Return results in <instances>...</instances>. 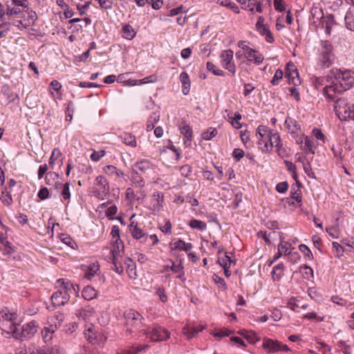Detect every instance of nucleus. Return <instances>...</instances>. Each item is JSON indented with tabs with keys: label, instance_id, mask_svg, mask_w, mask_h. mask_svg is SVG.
I'll return each mask as SVG.
<instances>
[{
	"label": "nucleus",
	"instance_id": "nucleus-15",
	"mask_svg": "<svg viewBox=\"0 0 354 354\" xmlns=\"http://www.w3.org/2000/svg\"><path fill=\"white\" fill-rule=\"evenodd\" d=\"M57 324H50L41 330V337L46 345L50 344L54 333L57 330Z\"/></svg>",
	"mask_w": 354,
	"mask_h": 354
},
{
	"label": "nucleus",
	"instance_id": "nucleus-16",
	"mask_svg": "<svg viewBox=\"0 0 354 354\" xmlns=\"http://www.w3.org/2000/svg\"><path fill=\"white\" fill-rule=\"evenodd\" d=\"M268 139L269 142L270 149L267 143H266L264 146V148H266V151H271L272 148L274 147L275 148H279V145L281 144V140L279 133L274 132L272 130H270V131H269Z\"/></svg>",
	"mask_w": 354,
	"mask_h": 354
},
{
	"label": "nucleus",
	"instance_id": "nucleus-21",
	"mask_svg": "<svg viewBox=\"0 0 354 354\" xmlns=\"http://www.w3.org/2000/svg\"><path fill=\"white\" fill-rule=\"evenodd\" d=\"M113 243L112 248L111 250L112 257H114V259L117 258L118 256H121L124 254V246L122 240H112Z\"/></svg>",
	"mask_w": 354,
	"mask_h": 354
},
{
	"label": "nucleus",
	"instance_id": "nucleus-3",
	"mask_svg": "<svg viewBox=\"0 0 354 354\" xmlns=\"http://www.w3.org/2000/svg\"><path fill=\"white\" fill-rule=\"evenodd\" d=\"M123 317L127 333H133L138 330L140 332V327L143 326L144 318L139 312L133 309L126 310L123 313Z\"/></svg>",
	"mask_w": 354,
	"mask_h": 354
},
{
	"label": "nucleus",
	"instance_id": "nucleus-8",
	"mask_svg": "<svg viewBox=\"0 0 354 354\" xmlns=\"http://www.w3.org/2000/svg\"><path fill=\"white\" fill-rule=\"evenodd\" d=\"M220 57L222 66L234 75L236 71L233 61L234 52L230 49L223 50Z\"/></svg>",
	"mask_w": 354,
	"mask_h": 354
},
{
	"label": "nucleus",
	"instance_id": "nucleus-12",
	"mask_svg": "<svg viewBox=\"0 0 354 354\" xmlns=\"http://www.w3.org/2000/svg\"><path fill=\"white\" fill-rule=\"evenodd\" d=\"M284 125L286 129H287V131L289 133L292 134L293 137L297 136L298 133L301 131V126L298 123V122L295 119L290 116L286 117Z\"/></svg>",
	"mask_w": 354,
	"mask_h": 354
},
{
	"label": "nucleus",
	"instance_id": "nucleus-58",
	"mask_svg": "<svg viewBox=\"0 0 354 354\" xmlns=\"http://www.w3.org/2000/svg\"><path fill=\"white\" fill-rule=\"evenodd\" d=\"M276 152L280 157L285 158L288 156L290 149L283 147V144L281 143V145H279V148H276Z\"/></svg>",
	"mask_w": 354,
	"mask_h": 354
},
{
	"label": "nucleus",
	"instance_id": "nucleus-19",
	"mask_svg": "<svg viewBox=\"0 0 354 354\" xmlns=\"http://www.w3.org/2000/svg\"><path fill=\"white\" fill-rule=\"evenodd\" d=\"M66 292V286H64V292L60 290H57L51 296L52 304L55 307H60L65 304L66 298L64 295Z\"/></svg>",
	"mask_w": 354,
	"mask_h": 354
},
{
	"label": "nucleus",
	"instance_id": "nucleus-63",
	"mask_svg": "<svg viewBox=\"0 0 354 354\" xmlns=\"http://www.w3.org/2000/svg\"><path fill=\"white\" fill-rule=\"evenodd\" d=\"M105 153H106V152L104 150H100L98 151H94L91 154L90 158L93 161L97 162V161L100 160V158L105 155Z\"/></svg>",
	"mask_w": 354,
	"mask_h": 354
},
{
	"label": "nucleus",
	"instance_id": "nucleus-29",
	"mask_svg": "<svg viewBox=\"0 0 354 354\" xmlns=\"http://www.w3.org/2000/svg\"><path fill=\"white\" fill-rule=\"evenodd\" d=\"M50 88L51 89V93L55 98L57 100L62 99V93L60 92L62 84L58 81H52L50 84Z\"/></svg>",
	"mask_w": 354,
	"mask_h": 354
},
{
	"label": "nucleus",
	"instance_id": "nucleus-18",
	"mask_svg": "<svg viewBox=\"0 0 354 354\" xmlns=\"http://www.w3.org/2000/svg\"><path fill=\"white\" fill-rule=\"evenodd\" d=\"M348 105L347 102V100L343 97L338 98L334 104V109L337 116L339 120L342 119L344 111H348Z\"/></svg>",
	"mask_w": 354,
	"mask_h": 354
},
{
	"label": "nucleus",
	"instance_id": "nucleus-24",
	"mask_svg": "<svg viewBox=\"0 0 354 354\" xmlns=\"http://www.w3.org/2000/svg\"><path fill=\"white\" fill-rule=\"evenodd\" d=\"M68 247L73 250L70 254L68 252V257H71L73 259H77L81 254L80 248L77 243L69 236H68Z\"/></svg>",
	"mask_w": 354,
	"mask_h": 354
},
{
	"label": "nucleus",
	"instance_id": "nucleus-32",
	"mask_svg": "<svg viewBox=\"0 0 354 354\" xmlns=\"http://www.w3.org/2000/svg\"><path fill=\"white\" fill-rule=\"evenodd\" d=\"M189 226L194 230L203 232L207 229V224L204 221L192 219L189 221Z\"/></svg>",
	"mask_w": 354,
	"mask_h": 354
},
{
	"label": "nucleus",
	"instance_id": "nucleus-56",
	"mask_svg": "<svg viewBox=\"0 0 354 354\" xmlns=\"http://www.w3.org/2000/svg\"><path fill=\"white\" fill-rule=\"evenodd\" d=\"M25 12L28 13V17L26 18V20L27 22H30V26L33 25L36 19H37V14L35 11L30 10L28 8Z\"/></svg>",
	"mask_w": 354,
	"mask_h": 354
},
{
	"label": "nucleus",
	"instance_id": "nucleus-62",
	"mask_svg": "<svg viewBox=\"0 0 354 354\" xmlns=\"http://www.w3.org/2000/svg\"><path fill=\"white\" fill-rule=\"evenodd\" d=\"M304 149L307 150L311 154H315V151L313 150V146L311 140L308 138V136L304 137Z\"/></svg>",
	"mask_w": 354,
	"mask_h": 354
},
{
	"label": "nucleus",
	"instance_id": "nucleus-41",
	"mask_svg": "<svg viewBox=\"0 0 354 354\" xmlns=\"http://www.w3.org/2000/svg\"><path fill=\"white\" fill-rule=\"evenodd\" d=\"M218 263L223 268H226L231 266L232 260L229 257L227 253L225 254L223 257H219L217 261Z\"/></svg>",
	"mask_w": 354,
	"mask_h": 354
},
{
	"label": "nucleus",
	"instance_id": "nucleus-23",
	"mask_svg": "<svg viewBox=\"0 0 354 354\" xmlns=\"http://www.w3.org/2000/svg\"><path fill=\"white\" fill-rule=\"evenodd\" d=\"M332 86H333V84L328 83V84L325 85V86L322 88V94L330 101H332L335 99L336 93L342 92V91H336L333 89L335 86L333 87Z\"/></svg>",
	"mask_w": 354,
	"mask_h": 354
},
{
	"label": "nucleus",
	"instance_id": "nucleus-4",
	"mask_svg": "<svg viewBox=\"0 0 354 354\" xmlns=\"http://www.w3.org/2000/svg\"><path fill=\"white\" fill-rule=\"evenodd\" d=\"M38 325L35 321H31L24 324L21 329L16 328L12 332V336L20 341L28 340L37 332Z\"/></svg>",
	"mask_w": 354,
	"mask_h": 354
},
{
	"label": "nucleus",
	"instance_id": "nucleus-38",
	"mask_svg": "<svg viewBox=\"0 0 354 354\" xmlns=\"http://www.w3.org/2000/svg\"><path fill=\"white\" fill-rule=\"evenodd\" d=\"M22 18L23 19H13L12 21V24L20 30L26 29L30 26V22H27L24 15Z\"/></svg>",
	"mask_w": 354,
	"mask_h": 354
},
{
	"label": "nucleus",
	"instance_id": "nucleus-13",
	"mask_svg": "<svg viewBox=\"0 0 354 354\" xmlns=\"http://www.w3.org/2000/svg\"><path fill=\"white\" fill-rule=\"evenodd\" d=\"M153 169V164L147 159L138 160L133 165V172L136 175H138V171L145 174Z\"/></svg>",
	"mask_w": 354,
	"mask_h": 354
},
{
	"label": "nucleus",
	"instance_id": "nucleus-43",
	"mask_svg": "<svg viewBox=\"0 0 354 354\" xmlns=\"http://www.w3.org/2000/svg\"><path fill=\"white\" fill-rule=\"evenodd\" d=\"M332 246H333V253L335 257L339 258L342 256H343L344 250L343 247L339 243L334 241L332 243Z\"/></svg>",
	"mask_w": 354,
	"mask_h": 354
},
{
	"label": "nucleus",
	"instance_id": "nucleus-47",
	"mask_svg": "<svg viewBox=\"0 0 354 354\" xmlns=\"http://www.w3.org/2000/svg\"><path fill=\"white\" fill-rule=\"evenodd\" d=\"M212 278L214 283L218 286V288H221L223 290H226L227 289V284L222 277H219L217 274H214Z\"/></svg>",
	"mask_w": 354,
	"mask_h": 354
},
{
	"label": "nucleus",
	"instance_id": "nucleus-39",
	"mask_svg": "<svg viewBox=\"0 0 354 354\" xmlns=\"http://www.w3.org/2000/svg\"><path fill=\"white\" fill-rule=\"evenodd\" d=\"M242 6L243 9L254 11L257 0H236Z\"/></svg>",
	"mask_w": 354,
	"mask_h": 354
},
{
	"label": "nucleus",
	"instance_id": "nucleus-6",
	"mask_svg": "<svg viewBox=\"0 0 354 354\" xmlns=\"http://www.w3.org/2000/svg\"><path fill=\"white\" fill-rule=\"evenodd\" d=\"M152 342L165 341L169 338V333L165 328L161 326H153L147 329H142L140 330Z\"/></svg>",
	"mask_w": 354,
	"mask_h": 354
},
{
	"label": "nucleus",
	"instance_id": "nucleus-33",
	"mask_svg": "<svg viewBox=\"0 0 354 354\" xmlns=\"http://www.w3.org/2000/svg\"><path fill=\"white\" fill-rule=\"evenodd\" d=\"M284 265L281 263L274 266L272 271V277L274 280H279L283 274Z\"/></svg>",
	"mask_w": 354,
	"mask_h": 354
},
{
	"label": "nucleus",
	"instance_id": "nucleus-55",
	"mask_svg": "<svg viewBox=\"0 0 354 354\" xmlns=\"http://www.w3.org/2000/svg\"><path fill=\"white\" fill-rule=\"evenodd\" d=\"M299 250L309 259H313V255L309 248L305 244H300L299 245Z\"/></svg>",
	"mask_w": 354,
	"mask_h": 354
},
{
	"label": "nucleus",
	"instance_id": "nucleus-40",
	"mask_svg": "<svg viewBox=\"0 0 354 354\" xmlns=\"http://www.w3.org/2000/svg\"><path fill=\"white\" fill-rule=\"evenodd\" d=\"M207 69L209 72L212 73L214 75L217 76H225V72L219 68L212 62H207L206 64Z\"/></svg>",
	"mask_w": 354,
	"mask_h": 354
},
{
	"label": "nucleus",
	"instance_id": "nucleus-14",
	"mask_svg": "<svg viewBox=\"0 0 354 354\" xmlns=\"http://www.w3.org/2000/svg\"><path fill=\"white\" fill-rule=\"evenodd\" d=\"M129 230L134 239L138 240L143 239L142 242L147 241L148 236L142 229L138 227V223L132 221L129 225Z\"/></svg>",
	"mask_w": 354,
	"mask_h": 354
},
{
	"label": "nucleus",
	"instance_id": "nucleus-17",
	"mask_svg": "<svg viewBox=\"0 0 354 354\" xmlns=\"http://www.w3.org/2000/svg\"><path fill=\"white\" fill-rule=\"evenodd\" d=\"M245 57L248 62H254L257 65L261 64L264 60L263 55L251 48L245 53Z\"/></svg>",
	"mask_w": 354,
	"mask_h": 354
},
{
	"label": "nucleus",
	"instance_id": "nucleus-57",
	"mask_svg": "<svg viewBox=\"0 0 354 354\" xmlns=\"http://www.w3.org/2000/svg\"><path fill=\"white\" fill-rule=\"evenodd\" d=\"M132 182H133V185H135L136 187H139V188H142L145 184L144 179L139 175L133 176Z\"/></svg>",
	"mask_w": 354,
	"mask_h": 354
},
{
	"label": "nucleus",
	"instance_id": "nucleus-35",
	"mask_svg": "<svg viewBox=\"0 0 354 354\" xmlns=\"http://www.w3.org/2000/svg\"><path fill=\"white\" fill-rule=\"evenodd\" d=\"M5 12L6 15L8 17L18 16L19 17H24V11L21 10L16 6L12 8H10L9 6H8L7 10Z\"/></svg>",
	"mask_w": 354,
	"mask_h": 354
},
{
	"label": "nucleus",
	"instance_id": "nucleus-31",
	"mask_svg": "<svg viewBox=\"0 0 354 354\" xmlns=\"http://www.w3.org/2000/svg\"><path fill=\"white\" fill-rule=\"evenodd\" d=\"M82 295L84 299L89 301L96 297L97 292L93 287L88 286L83 289Z\"/></svg>",
	"mask_w": 354,
	"mask_h": 354
},
{
	"label": "nucleus",
	"instance_id": "nucleus-54",
	"mask_svg": "<svg viewBox=\"0 0 354 354\" xmlns=\"http://www.w3.org/2000/svg\"><path fill=\"white\" fill-rule=\"evenodd\" d=\"M303 168L304 172L307 174V176L313 179H316V176L315 173L313 171L310 162L304 163L303 162Z\"/></svg>",
	"mask_w": 354,
	"mask_h": 354
},
{
	"label": "nucleus",
	"instance_id": "nucleus-37",
	"mask_svg": "<svg viewBox=\"0 0 354 354\" xmlns=\"http://www.w3.org/2000/svg\"><path fill=\"white\" fill-rule=\"evenodd\" d=\"M123 37L127 39H132L136 36V32L129 24H126L122 28Z\"/></svg>",
	"mask_w": 354,
	"mask_h": 354
},
{
	"label": "nucleus",
	"instance_id": "nucleus-27",
	"mask_svg": "<svg viewBox=\"0 0 354 354\" xmlns=\"http://www.w3.org/2000/svg\"><path fill=\"white\" fill-rule=\"evenodd\" d=\"M180 133L186 138L187 140L191 141L193 138V131L189 125L185 121H183L179 125Z\"/></svg>",
	"mask_w": 354,
	"mask_h": 354
},
{
	"label": "nucleus",
	"instance_id": "nucleus-36",
	"mask_svg": "<svg viewBox=\"0 0 354 354\" xmlns=\"http://www.w3.org/2000/svg\"><path fill=\"white\" fill-rule=\"evenodd\" d=\"M271 129H270L268 127L264 125H259L256 131L257 136H259L260 137L259 140L258 141L259 145H261V141L263 138L266 136L267 137L269 135V131H270Z\"/></svg>",
	"mask_w": 354,
	"mask_h": 354
},
{
	"label": "nucleus",
	"instance_id": "nucleus-9",
	"mask_svg": "<svg viewBox=\"0 0 354 354\" xmlns=\"http://www.w3.org/2000/svg\"><path fill=\"white\" fill-rule=\"evenodd\" d=\"M319 12L321 17L320 19H322V26L325 28V32L326 35H330L331 34V30L333 25L335 24V21L334 19V17L332 15H328L326 17H323V14L321 10H317V8L312 10L311 14L313 15V17H315V15Z\"/></svg>",
	"mask_w": 354,
	"mask_h": 354
},
{
	"label": "nucleus",
	"instance_id": "nucleus-10",
	"mask_svg": "<svg viewBox=\"0 0 354 354\" xmlns=\"http://www.w3.org/2000/svg\"><path fill=\"white\" fill-rule=\"evenodd\" d=\"M84 277L88 280H92L96 276H99L100 273V264L97 261L88 262L87 265H84Z\"/></svg>",
	"mask_w": 354,
	"mask_h": 354
},
{
	"label": "nucleus",
	"instance_id": "nucleus-7",
	"mask_svg": "<svg viewBox=\"0 0 354 354\" xmlns=\"http://www.w3.org/2000/svg\"><path fill=\"white\" fill-rule=\"evenodd\" d=\"M262 347L269 354L279 351L288 352L290 351L287 345L283 344L277 340L269 338H266L263 340Z\"/></svg>",
	"mask_w": 354,
	"mask_h": 354
},
{
	"label": "nucleus",
	"instance_id": "nucleus-11",
	"mask_svg": "<svg viewBox=\"0 0 354 354\" xmlns=\"http://www.w3.org/2000/svg\"><path fill=\"white\" fill-rule=\"evenodd\" d=\"M286 76L288 78L289 82L291 81L295 86L300 84L297 69L294 64L291 62H289L286 64Z\"/></svg>",
	"mask_w": 354,
	"mask_h": 354
},
{
	"label": "nucleus",
	"instance_id": "nucleus-49",
	"mask_svg": "<svg viewBox=\"0 0 354 354\" xmlns=\"http://www.w3.org/2000/svg\"><path fill=\"white\" fill-rule=\"evenodd\" d=\"M217 133L218 131L216 128H209L202 134V136L204 140H209L214 138Z\"/></svg>",
	"mask_w": 354,
	"mask_h": 354
},
{
	"label": "nucleus",
	"instance_id": "nucleus-20",
	"mask_svg": "<svg viewBox=\"0 0 354 354\" xmlns=\"http://www.w3.org/2000/svg\"><path fill=\"white\" fill-rule=\"evenodd\" d=\"M344 20L346 28L354 31V0H352V6L347 11Z\"/></svg>",
	"mask_w": 354,
	"mask_h": 354
},
{
	"label": "nucleus",
	"instance_id": "nucleus-50",
	"mask_svg": "<svg viewBox=\"0 0 354 354\" xmlns=\"http://www.w3.org/2000/svg\"><path fill=\"white\" fill-rule=\"evenodd\" d=\"M337 346L341 349V351L344 354H351L352 353V348L350 345H348L346 342L340 340L337 343Z\"/></svg>",
	"mask_w": 354,
	"mask_h": 354
},
{
	"label": "nucleus",
	"instance_id": "nucleus-22",
	"mask_svg": "<svg viewBox=\"0 0 354 354\" xmlns=\"http://www.w3.org/2000/svg\"><path fill=\"white\" fill-rule=\"evenodd\" d=\"M30 354H59L58 349L48 345H43L32 349Z\"/></svg>",
	"mask_w": 354,
	"mask_h": 354
},
{
	"label": "nucleus",
	"instance_id": "nucleus-53",
	"mask_svg": "<svg viewBox=\"0 0 354 354\" xmlns=\"http://www.w3.org/2000/svg\"><path fill=\"white\" fill-rule=\"evenodd\" d=\"M283 73L282 70L277 69L275 71V73L274 75V77H272V80H271V83L272 85H278L279 83V81L283 78Z\"/></svg>",
	"mask_w": 354,
	"mask_h": 354
},
{
	"label": "nucleus",
	"instance_id": "nucleus-28",
	"mask_svg": "<svg viewBox=\"0 0 354 354\" xmlns=\"http://www.w3.org/2000/svg\"><path fill=\"white\" fill-rule=\"evenodd\" d=\"M122 142L127 146L136 147L137 145L136 137L129 133H123L120 136Z\"/></svg>",
	"mask_w": 354,
	"mask_h": 354
},
{
	"label": "nucleus",
	"instance_id": "nucleus-46",
	"mask_svg": "<svg viewBox=\"0 0 354 354\" xmlns=\"http://www.w3.org/2000/svg\"><path fill=\"white\" fill-rule=\"evenodd\" d=\"M274 234H275V232H272L269 234H267V232L266 231H261V230L257 233L258 237L262 238L265 241L266 244H268V245L271 244L270 238H272V236Z\"/></svg>",
	"mask_w": 354,
	"mask_h": 354
},
{
	"label": "nucleus",
	"instance_id": "nucleus-52",
	"mask_svg": "<svg viewBox=\"0 0 354 354\" xmlns=\"http://www.w3.org/2000/svg\"><path fill=\"white\" fill-rule=\"evenodd\" d=\"M0 199L2 203L6 205H10L12 203V198L10 193L7 192H3Z\"/></svg>",
	"mask_w": 354,
	"mask_h": 354
},
{
	"label": "nucleus",
	"instance_id": "nucleus-5",
	"mask_svg": "<svg viewBox=\"0 0 354 354\" xmlns=\"http://www.w3.org/2000/svg\"><path fill=\"white\" fill-rule=\"evenodd\" d=\"M93 196L100 200H104L109 196V185L107 180L102 176H98L92 187Z\"/></svg>",
	"mask_w": 354,
	"mask_h": 354
},
{
	"label": "nucleus",
	"instance_id": "nucleus-61",
	"mask_svg": "<svg viewBox=\"0 0 354 354\" xmlns=\"http://www.w3.org/2000/svg\"><path fill=\"white\" fill-rule=\"evenodd\" d=\"M300 270H304V274H305V277L306 279H309L310 278L313 277V270L310 266H308L307 265L301 266L300 267Z\"/></svg>",
	"mask_w": 354,
	"mask_h": 354
},
{
	"label": "nucleus",
	"instance_id": "nucleus-42",
	"mask_svg": "<svg viewBox=\"0 0 354 354\" xmlns=\"http://www.w3.org/2000/svg\"><path fill=\"white\" fill-rule=\"evenodd\" d=\"M290 247V243L284 241L281 237L280 238V243L278 245V250H279V252H282L284 255H288V252H290L289 250Z\"/></svg>",
	"mask_w": 354,
	"mask_h": 354
},
{
	"label": "nucleus",
	"instance_id": "nucleus-2",
	"mask_svg": "<svg viewBox=\"0 0 354 354\" xmlns=\"http://www.w3.org/2000/svg\"><path fill=\"white\" fill-rule=\"evenodd\" d=\"M318 64L323 68H329L334 62L333 46L328 40H321L318 48Z\"/></svg>",
	"mask_w": 354,
	"mask_h": 354
},
{
	"label": "nucleus",
	"instance_id": "nucleus-60",
	"mask_svg": "<svg viewBox=\"0 0 354 354\" xmlns=\"http://www.w3.org/2000/svg\"><path fill=\"white\" fill-rule=\"evenodd\" d=\"M199 333L198 330H196V327L184 328V334L188 339L192 338L195 335Z\"/></svg>",
	"mask_w": 354,
	"mask_h": 354
},
{
	"label": "nucleus",
	"instance_id": "nucleus-34",
	"mask_svg": "<svg viewBox=\"0 0 354 354\" xmlns=\"http://www.w3.org/2000/svg\"><path fill=\"white\" fill-rule=\"evenodd\" d=\"M301 185H292L290 189V197L292 199H295L298 203H301L302 198L301 190L299 189V187Z\"/></svg>",
	"mask_w": 354,
	"mask_h": 354
},
{
	"label": "nucleus",
	"instance_id": "nucleus-64",
	"mask_svg": "<svg viewBox=\"0 0 354 354\" xmlns=\"http://www.w3.org/2000/svg\"><path fill=\"white\" fill-rule=\"evenodd\" d=\"M156 295L159 297L160 301L165 303L167 301V296L165 294V289L162 287H158L156 288Z\"/></svg>",
	"mask_w": 354,
	"mask_h": 354
},
{
	"label": "nucleus",
	"instance_id": "nucleus-25",
	"mask_svg": "<svg viewBox=\"0 0 354 354\" xmlns=\"http://www.w3.org/2000/svg\"><path fill=\"white\" fill-rule=\"evenodd\" d=\"M180 80L182 84V92L184 95H187L190 89V80L188 74L183 71L180 75Z\"/></svg>",
	"mask_w": 354,
	"mask_h": 354
},
{
	"label": "nucleus",
	"instance_id": "nucleus-26",
	"mask_svg": "<svg viewBox=\"0 0 354 354\" xmlns=\"http://www.w3.org/2000/svg\"><path fill=\"white\" fill-rule=\"evenodd\" d=\"M62 153L58 149H55L51 154V156L49 159V165L51 167H53L55 165H57L60 166L62 163V158H61Z\"/></svg>",
	"mask_w": 354,
	"mask_h": 354
},
{
	"label": "nucleus",
	"instance_id": "nucleus-45",
	"mask_svg": "<svg viewBox=\"0 0 354 354\" xmlns=\"http://www.w3.org/2000/svg\"><path fill=\"white\" fill-rule=\"evenodd\" d=\"M343 117L341 120H354V104L348 106V111H344V113H342Z\"/></svg>",
	"mask_w": 354,
	"mask_h": 354
},
{
	"label": "nucleus",
	"instance_id": "nucleus-44",
	"mask_svg": "<svg viewBox=\"0 0 354 354\" xmlns=\"http://www.w3.org/2000/svg\"><path fill=\"white\" fill-rule=\"evenodd\" d=\"M314 85L317 90H319L322 86L328 84L327 82V75L326 77H317L314 80Z\"/></svg>",
	"mask_w": 354,
	"mask_h": 354
},
{
	"label": "nucleus",
	"instance_id": "nucleus-1",
	"mask_svg": "<svg viewBox=\"0 0 354 354\" xmlns=\"http://www.w3.org/2000/svg\"><path fill=\"white\" fill-rule=\"evenodd\" d=\"M327 82L333 84V89L336 91H345L351 88L354 84V77L351 75L349 71H342L333 68L330 69L327 75Z\"/></svg>",
	"mask_w": 354,
	"mask_h": 354
},
{
	"label": "nucleus",
	"instance_id": "nucleus-51",
	"mask_svg": "<svg viewBox=\"0 0 354 354\" xmlns=\"http://www.w3.org/2000/svg\"><path fill=\"white\" fill-rule=\"evenodd\" d=\"M250 343L254 344L258 341L257 335L251 331H245L241 333Z\"/></svg>",
	"mask_w": 354,
	"mask_h": 354
},
{
	"label": "nucleus",
	"instance_id": "nucleus-48",
	"mask_svg": "<svg viewBox=\"0 0 354 354\" xmlns=\"http://www.w3.org/2000/svg\"><path fill=\"white\" fill-rule=\"evenodd\" d=\"M104 171L106 174L109 175H113L115 174L116 176H119V172L121 174L122 176H124V173L118 169L115 166L113 165H106L104 167Z\"/></svg>",
	"mask_w": 354,
	"mask_h": 354
},
{
	"label": "nucleus",
	"instance_id": "nucleus-30",
	"mask_svg": "<svg viewBox=\"0 0 354 354\" xmlns=\"http://www.w3.org/2000/svg\"><path fill=\"white\" fill-rule=\"evenodd\" d=\"M153 196L156 201V203L153 205L154 210H156L157 212H160L163 207V202H164L163 194L160 192H156L153 193Z\"/></svg>",
	"mask_w": 354,
	"mask_h": 354
},
{
	"label": "nucleus",
	"instance_id": "nucleus-59",
	"mask_svg": "<svg viewBox=\"0 0 354 354\" xmlns=\"http://www.w3.org/2000/svg\"><path fill=\"white\" fill-rule=\"evenodd\" d=\"M244 151L239 148L234 149L232 152V157L236 162L240 161V160L244 156Z\"/></svg>",
	"mask_w": 354,
	"mask_h": 354
}]
</instances>
